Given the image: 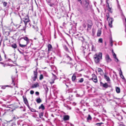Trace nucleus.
<instances>
[{
	"label": "nucleus",
	"mask_w": 126,
	"mask_h": 126,
	"mask_svg": "<svg viewBox=\"0 0 126 126\" xmlns=\"http://www.w3.org/2000/svg\"><path fill=\"white\" fill-rule=\"evenodd\" d=\"M14 25L16 26V27L17 28H19L20 27V26H21V25H19L18 24H14Z\"/></svg>",
	"instance_id": "nucleus-39"
},
{
	"label": "nucleus",
	"mask_w": 126,
	"mask_h": 126,
	"mask_svg": "<svg viewBox=\"0 0 126 126\" xmlns=\"http://www.w3.org/2000/svg\"><path fill=\"white\" fill-rule=\"evenodd\" d=\"M118 8L119 9V10H120V12L121 13L122 15H123V13L122 12V11L121 10V8H120V6L119 5H118Z\"/></svg>",
	"instance_id": "nucleus-27"
},
{
	"label": "nucleus",
	"mask_w": 126,
	"mask_h": 126,
	"mask_svg": "<svg viewBox=\"0 0 126 126\" xmlns=\"http://www.w3.org/2000/svg\"><path fill=\"white\" fill-rule=\"evenodd\" d=\"M0 63L1 64H2L3 65V66H5V65L4 63H2L0 62Z\"/></svg>",
	"instance_id": "nucleus-54"
},
{
	"label": "nucleus",
	"mask_w": 126,
	"mask_h": 126,
	"mask_svg": "<svg viewBox=\"0 0 126 126\" xmlns=\"http://www.w3.org/2000/svg\"><path fill=\"white\" fill-rule=\"evenodd\" d=\"M18 50L21 54H23L24 51V48H18Z\"/></svg>",
	"instance_id": "nucleus-10"
},
{
	"label": "nucleus",
	"mask_w": 126,
	"mask_h": 126,
	"mask_svg": "<svg viewBox=\"0 0 126 126\" xmlns=\"http://www.w3.org/2000/svg\"><path fill=\"white\" fill-rule=\"evenodd\" d=\"M12 81L13 82L14 80V78L13 77H12Z\"/></svg>",
	"instance_id": "nucleus-50"
},
{
	"label": "nucleus",
	"mask_w": 126,
	"mask_h": 126,
	"mask_svg": "<svg viewBox=\"0 0 126 126\" xmlns=\"http://www.w3.org/2000/svg\"><path fill=\"white\" fill-rule=\"evenodd\" d=\"M92 79L93 81L95 82H97V77L96 75L94 74H93L92 75Z\"/></svg>",
	"instance_id": "nucleus-6"
},
{
	"label": "nucleus",
	"mask_w": 126,
	"mask_h": 126,
	"mask_svg": "<svg viewBox=\"0 0 126 126\" xmlns=\"http://www.w3.org/2000/svg\"><path fill=\"white\" fill-rule=\"evenodd\" d=\"M67 48H66V49H65V50H67Z\"/></svg>",
	"instance_id": "nucleus-59"
},
{
	"label": "nucleus",
	"mask_w": 126,
	"mask_h": 126,
	"mask_svg": "<svg viewBox=\"0 0 126 126\" xmlns=\"http://www.w3.org/2000/svg\"><path fill=\"white\" fill-rule=\"evenodd\" d=\"M7 3L6 2H4L3 3V5L4 7H5L7 6Z\"/></svg>",
	"instance_id": "nucleus-31"
},
{
	"label": "nucleus",
	"mask_w": 126,
	"mask_h": 126,
	"mask_svg": "<svg viewBox=\"0 0 126 126\" xmlns=\"http://www.w3.org/2000/svg\"><path fill=\"white\" fill-rule=\"evenodd\" d=\"M110 46L111 47H112L113 46V41L112 37H110Z\"/></svg>",
	"instance_id": "nucleus-19"
},
{
	"label": "nucleus",
	"mask_w": 126,
	"mask_h": 126,
	"mask_svg": "<svg viewBox=\"0 0 126 126\" xmlns=\"http://www.w3.org/2000/svg\"><path fill=\"white\" fill-rule=\"evenodd\" d=\"M85 2H86L85 4V7H86V8H88V6L89 4L88 0H85Z\"/></svg>",
	"instance_id": "nucleus-18"
},
{
	"label": "nucleus",
	"mask_w": 126,
	"mask_h": 126,
	"mask_svg": "<svg viewBox=\"0 0 126 126\" xmlns=\"http://www.w3.org/2000/svg\"><path fill=\"white\" fill-rule=\"evenodd\" d=\"M105 59L106 62L108 63L110 62L111 61V59L110 57L108 54H107L105 56Z\"/></svg>",
	"instance_id": "nucleus-7"
},
{
	"label": "nucleus",
	"mask_w": 126,
	"mask_h": 126,
	"mask_svg": "<svg viewBox=\"0 0 126 126\" xmlns=\"http://www.w3.org/2000/svg\"><path fill=\"white\" fill-rule=\"evenodd\" d=\"M22 39H24V40L26 41V43L25 44H20L19 43V46L22 47H25L29 43L30 40L27 37H22Z\"/></svg>",
	"instance_id": "nucleus-4"
},
{
	"label": "nucleus",
	"mask_w": 126,
	"mask_h": 126,
	"mask_svg": "<svg viewBox=\"0 0 126 126\" xmlns=\"http://www.w3.org/2000/svg\"><path fill=\"white\" fill-rule=\"evenodd\" d=\"M66 85V86H67V85Z\"/></svg>",
	"instance_id": "nucleus-63"
},
{
	"label": "nucleus",
	"mask_w": 126,
	"mask_h": 126,
	"mask_svg": "<svg viewBox=\"0 0 126 126\" xmlns=\"http://www.w3.org/2000/svg\"><path fill=\"white\" fill-rule=\"evenodd\" d=\"M119 126H125L122 123H121L119 124Z\"/></svg>",
	"instance_id": "nucleus-47"
},
{
	"label": "nucleus",
	"mask_w": 126,
	"mask_h": 126,
	"mask_svg": "<svg viewBox=\"0 0 126 126\" xmlns=\"http://www.w3.org/2000/svg\"><path fill=\"white\" fill-rule=\"evenodd\" d=\"M23 98L24 103L26 105H27L28 104V102L27 100L26 97H25L24 96H23Z\"/></svg>",
	"instance_id": "nucleus-16"
},
{
	"label": "nucleus",
	"mask_w": 126,
	"mask_h": 126,
	"mask_svg": "<svg viewBox=\"0 0 126 126\" xmlns=\"http://www.w3.org/2000/svg\"><path fill=\"white\" fill-rule=\"evenodd\" d=\"M81 4H82V2L81 0H77Z\"/></svg>",
	"instance_id": "nucleus-49"
},
{
	"label": "nucleus",
	"mask_w": 126,
	"mask_h": 126,
	"mask_svg": "<svg viewBox=\"0 0 126 126\" xmlns=\"http://www.w3.org/2000/svg\"><path fill=\"white\" fill-rule=\"evenodd\" d=\"M104 78L107 81H109L110 80V79L108 76H107L105 74L104 75Z\"/></svg>",
	"instance_id": "nucleus-17"
},
{
	"label": "nucleus",
	"mask_w": 126,
	"mask_h": 126,
	"mask_svg": "<svg viewBox=\"0 0 126 126\" xmlns=\"http://www.w3.org/2000/svg\"><path fill=\"white\" fill-rule=\"evenodd\" d=\"M113 56L114 58L115 59V61L116 62H118L119 61V60L116 57V55L114 52H113Z\"/></svg>",
	"instance_id": "nucleus-15"
},
{
	"label": "nucleus",
	"mask_w": 126,
	"mask_h": 126,
	"mask_svg": "<svg viewBox=\"0 0 126 126\" xmlns=\"http://www.w3.org/2000/svg\"><path fill=\"white\" fill-rule=\"evenodd\" d=\"M48 47H52L51 45L50 44H49L48 45Z\"/></svg>",
	"instance_id": "nucleus-53"
},
{
	"label": "nucleus",
	"mask_w": 126,
	"mask_h": 126,
	"mask_svg": "<svg viewBox=\"0 0 126 126\" xmlns=\"http://www.w3.org/2000/svg\"><path fill=\"white\" fill-rule=\"evenodd\" d=\"M69 119V116L68 115H65L63 116V119L64 121L68 120Z\"/></svg>",
	"instance_id": "nucleus-11"
},
{
	"label": "nucleus",
	"mask_w": 126,
	"mask_h": 126,
	"mask_svg": "<svg viewBox=\"0 0 126 126\" xmlns=\"http://www.w3.org/2000/svg\"><path fill=\"white\" fill-rule=\"evenodd\" d=\"M119 73H120V75L121 76V78H122V77H123V78H124V77L122 75V72L121 70H120V72Z\"/></svg>",
	"instance_id": "nucleus-38"
},
{
	"label": "nucleus",
	"mask_w": 126,
	"mask_h": 126,
	"mask_svg": "<svg viewBox=\"0 0 126 126\" xmlns=\"http://www.w3.org/2000/svg\"><path fill=\"white\" fill-rule=\"evenodd\" d=\"M97 70L100 75H103V72L102 70L100 68H98Z\"/></svg>",
	"instance_id": "nucleus-14"
},
{
	"label": "nucleus",
	"mask_w": 126,
	"mask_h": 126,
	"mask_svg": "<svg viewBox=\"0 0 126 126\" xmlns=\"http://www.w3.org/2000/svg\"><path fill=\"white\" fill-rule=\"evenodd\" d=\"M48 4L50 7H54L57 3L56 0H46Z\"/></svg>",
	"instance_id": "nucleus-3"
},
{
	"label": "nucleus",
	"mask_w": 126,
	"mask_h": 126,
	"mask_svg": "<svg viewBox=\"0 0 126 126\" xmlns=\"http://www.w3.org/2000/svg\"><path fill=\"white\" fill-rule=\"evenodd\" d=\"M101 1H102V0H101Z\"/></svg>",
	"instance_id": "nucleus-64"
},
{
	"label": "nucleus",
	"mask_w": 126,
	"mask_h": 126,
	"mask_svg": "<svg viewBox=\"0 0 126 126\" xmlns=\"http://www.w3.org/2000/svg\"><path fill=\"white\" fill-rule=\"evenodd\" d=\"M45 90L46 91V93H47L48 91V88L47 87H46V88L45 89Z\"/></svg>",
	"instance_id": "nucleus-46"
},
{
	"label": "nucleus",
	"mask_w": 126,
	"mask_h": 126,
	"mask_svg": "<svg viewBox=\"0 0 126 126\" xmlns=\"http://www.w3.org/2000/svg\"><path fill=\"white\" fill-rule=\"evenodd\" d=\"M76 76L75 75V73L74 74L72 77V80L73 81H75L76 79Z\"/></svg>",
	"instance_id": "nucleus-21"
},
{
	"label": "nucleus",
	"mask_w": 126,
	"mask_h": 126,
	"mask_svg": "<svg viewBox=\"0 0 126 126\" xmlns=\"http://www.w3.org/2000/svg\"><path fill=\"white\" fill-rule=\"evenodd\" d=\"M122 78L123 79L124 78H123V77H122Z\"/></svg>",
	"instance_id": "nucleus-60"
},
{
	"label": "nucleus",
	"mask_w": 126,
	"mask_h": 126,
	"mask_svg": "<svg viewBox=\"0 0 126 126\" xmlns=\"http://www.w3.org/2000/svg\"><path fill=\"white\" fill-rule=\"evenodd\" d=\"M77 10L80 12H81V10L80 8H77Z\"/></svg>",
	"instance_id": "nucleus-48"
},
{
	"label": "nucleus",
	"mask_w": 126,
	"mask_h": 126,
	"mask_svg": "<svg viewBox=\"0 0 126 126\" xmlns=\"http://www.w3.org/2000/svg\"><path fill=\"white\" fill-rule=\"evenodd\" d=\"M30 110L33 112H36L37 111L35 109L33 108H31Z\"/></svg>",
	"instance_id": "nucleus-30"
},
{
	"label": "nucleus",
	"mask_w": 126,
	"mask_h": 126,
	"mask_svg": "<svg viewBox=\"0 0 126 126\" xmlns=\"http://www.w3.org/2000/svg\"><path fill=\"white\" fill-rule=\"evenodd\" d=\"M113 21V19L112 18H110L109 19V25L110 27V28L112 27V24Z\"/></svg>",
	"instance_id": "nucleus-9"
},
{
	"label": "nucleus",
	"mask_w": 126,
	"mask_h": 126,
	"mask_svg": "<svg viewBox=\"0 0 126 126\" xmlns=\"http://www.w3.org/2000/svg\"><path fill=\"white\" fill-rule=\"evenodd\" d=\"M91 28V26L89 25H88V26L87 30H90Z\"/></svg>",
	"instance_id": "nucleus-35"
},
{
	"label": "nucleus",
	"mask_w": 126,
	"mask_h": 126,
	"mask_svg": "<svg viewBox=\"0 0 126 126\" xmlns=\"http://www.w3.org/2000/svg\"><path fill=\"white\" fill-rule=\"evenodd\" d=\"M27 106L28 107V108H29V110H30L32 108H31L30 106H29V105L28 104L27 105Z\"/></svg>",
	"instance_id": "nucleus-52"
},
{
	"label": "nucleus",
	"mask_w": 126,
	"mask_h": 126,
	"mask_svg": "<svg viewBox=\"0 0 126 126\" xmlns=\"http://www.w3.org/2000/svg\"><path fill=\"white\" fill-rule=\"evenodd\" d=\"M30 93L31 94H34V92L33 90H31V91L30 92Z\"/></svg>",
	"instance_id": "nucleus-44"
},
{
	"label": "nucleus",
	"mask_w": 126,
	"mask_h": 126,
	"mask_svg": "<svg viewBox=\"0 0 126 126\" xmlns=\"http://www.w3.org/2000/svg\"><path fill=\"white\" fill-rule=\"evenodd\" d=\"M44 74L46 76V77L48 76V75H47V73L46 72H45V71L44 72Z\"/></svg>",
	"instance_id": "nucleus-42"
},
{
	"label": "nucleus",
	"mask_w": 126,
	"mask_h": 126,
	"mask_svg": "<svg viewBox=\"0 0 126 126\" xmlns=\"http://www.w3.org/2000/svg\"><path fill=\"white\" fill-rule=\"evenodd\" d=\"M51 48L49 47L48 48V51H49L50 49Z\"/></svg>",
	"instance_id": "nucleus-56"
},
{
	"label": "nucleus",
	"mask_w": 126,
	"mask_h": 126,
	"mask_svg": "<svg viewBox=\"0 0 126 126\" xmlns=\"http://www.w3.org/2000/svg\"><path fill=\"white\" fill-rule=\"evenodd\" d=\"M82 47H84V46H83Z\"/></svg>",
	"instance_id": "nucleus-62"
},
{
	"label": "nucleus",
	"mask_w": 126,
	"mask_h": 126,
	"mask_svg": "<svg viewBox=\"0 0 126 126\" xmlns=\"http://www.w3.org/2000/svg\"><path fill=\"white\" fill-rule=\"evenodd\" d=\"M91 48V50H92V51H95V48Z\"/></svg>",
	"instance_id": "nucleus-45"
},
{
	"label": "nucleus",
	"mask_w": 126,
	"mask_h": 126,
	"mask_svg": "<svg viewBox=\"0 0 126 126\" xmlns=\"http://www.w3.org/2000/svg\"><path fill=\"white\" fill-rule=\"evenodd\" d=\"M107 17V19H108L109 17V15L108 13L106 15Z\"/></svg>",
	"instance_id": "nucleus-41"
},
{
	"label": "nucleus",
	"mask_w": 126,
	"mask_h": 126,
	"mask_svg": "<svg viewBox=\"0 0 126 126\" xmlns=\"http://www.w3.org/2000/svg\"><path fill=\"white\" fill-rule=\"evenodd\" d=\"M99 41L101 43H102V39L101 38H100L99 39Z\"/></svg>",
	"instance_id": "nucleus-43"
},
{
	"label": "nucleus",
	"mask_w": 126,
	"mask_h": 126,
	"mask_svg": "<svg viewBox=\"0 0 126 126\" xmlns=\"http://www.w3.org/2000/svg\"><path fill=\"white\" fill-rule=\"evenodd\" d=\"M94 60L96 63H99L100 60L102 58V53L101 52L97 53L94 55Z\"/></svg>",
	"instance_id": "nucleus-1"
},
{
	"label": "nucleus",
	"mask_w": 126,
	"mask_h": 126,
	"mask_svg": "<svg viewBox=\"0 0 126 126\" xmlns=\"http://www.w3.org/2000/svg\"><path fill=\"white\" fill-rule=\"evenodd\" d=\"M43 114L44 113L42 112L40 113L39 114V117L41 118H42Z\"/></svg>",
	"instance_id": "nucleus-26"
},
{
	"label": "nucleus",
	"mask_w": 126,
	"mask_h": 126,
	"mask_svg": "<svg viewBox=\"0 0 126 126\" xmlns=\"http://www.w3.org/2000/svg\"><path fill=\"white\" fill-rule=\"evenodd\" d=\"M78 39L79 40L81 41L82 42H83L84 40V39L82 36L79 37V38Z\"/></svg>",
	"instance_id": "nucleus-23"
},
{
	"label": "nucleus",
	"mask_w": 126,
	"mask_h": 126,
	"mask_svg": "<svg viewBox=\"0 0 126 126\" xmlns=\"http://www.w3.org/2000/svg\"><path fill=\"white\" fill-rule=\"evenodd\" d=\"M37 69H36L35 71H33V75L32 76V78L34 81H35L37 78V75L38 72H37Z\"/></svg>",
	"instance_id": "nucleus-5"
},
{
	"label": "nucleus",
	"mask_w": 126,
	"mask_h": 126,
	"mask_svg": "<svg viewBox=\"0 0 126 126\" xmlns=\"http://www.w3.org/2000/svg\"><path fill=\"white\" fill-rule=\"evenodd\" d=\"M21 17H21V19L22 18L23 21L24 22L25 26L27 27L31 26L29 22V19L28 16H26L25 17H24L22 14Z\"/></svg>",
	"instance_id": "nucleus-2"
},
{
	"label": "nucleus",
	"mask_w": 126,
	"mask_h": 126,
	"mask_svg": "<svg viewBox=\"0 0 126 126\" xmlns=\"http://www.w3.org/2000/svg\"><path fill=\"white\" fill-rule=\"evenodd\" d=\"M43 78V75L41 74L40 75V77H39V79L40 80H41Z\"/></svg>",
	"instance_id": "nucleus-32"
},
{
	"label": "nucleus",
	"mask_w": 126,
	"mask_h": 126,
	"mask_svg": "<svg viewBox=\"0 0 126 126\" xmlns=\"http://www.w3.org/2000/svg\"><path fill=\"white\" fill-rule=\"evenodd\" d=\"M39 109H41L42 110H44L45 109V108L43 105V104H42L39 107Z\"/></svg>",
	"instance_id": "nucleus-22"
},
{
	"label": "nucleus",
	"mask_w": 126,
	"mask_h": 126,
	"mask_svg": "<svg viewBox=\"0 0 126 126\" xmlns=\"http://www.w3.org/2000/svg\"><path fill=\"white\" fill-rule=\"evenodd\" d=\"M101 31L99 30L97 33V36H99L101 35Z\"/></svg>",
	"instance_id": "nucleus-24"
},
{
	"label": "nucleus",
	"mask_w": 126,
	"mask_h": 126,
	"mask_svg": "<svg viewBox=\"0 0 126 126\" xmlns=\"http://www.w3.org/2000/svg\"><path fill=\"white\" fill-rule=\"evenodd\" d=\"M52 74L53 76V79L51 80H50L49 81V82L51 84H52L54 83V80L55 79L56 77V76L55 75L53 74Z\"/></svg>",
	"instance_id": "nucleus-8"
},
{
	"label": "nucleus",
	"mask_w": 126,
	"mask_h": 126,
	"mask_svg": "<svg viewBox=\"0 0 126 126\" xmlns=\"http://www.w3.org/2000/svg\"><path fill=\"white\" fill-rule=\"evenodd\" d=\"M95 31L94 29H92V33L93 34V36H94V35L95 33Z\"/></svg>",
	"instance_id": "nucleus-33"
},
{
	"label": "nucleus",
	"mask_w": 126,
	"mask_h": 126,
	"mask_svg": "<svg viewBox=\"0 0 126 126\" xmlns=\"http://www.w3.org/2000/svg\"><path fill=\"white\" fill-rule=\"evenodd\" d=\"M1 88L2 89H5V86H2L1 87Z\"/></svg>",
	"instance_id": "nucleus-55"
},
{
	"label": "nucleus",
	"mask_w": 126,
	"mask_h": 126,
	"mask_svg": "<svg viewBox=\"0 0 126 126\" xmlns=\"http://www.w3.org/2000/svg\"><path fill=\"white\" fill-rule=\"evenodd\" d=\"M39 86V85L38 82H36L34 84H33L31 86V88H36Z\"/></svg>",
	"instance_id": "nucleus-12"
},
{
	"label": "nucleus",
	"mask_w": 126,
	"mask_h": 126,
	"mask_svg": "<svg viewBox=\"0 0 126 126\" xmlns=\"http://www.w3.org/2000/svg\"><path fill=\"white\" fill-rule=\"evenodd\" d=\"M32 27L33 28H34L36 30V31H37L38 30L37 27L36 26H33Z\"/></svg>",
	"instance_id": "nucleus-36"
},
{
	"label": "nucleus",
	"mask_w": 126,
	"mask_h": 126,
	"mask_svg": "<svg viewBox=\"0 0 126 126\" xmlns=\"http://www.w3.org/2000/svg\"><path fill=\"white\" fill-rule=\"evenodd\" d=\"M31 45H32V43H31Z\"/></svg>",
	"instance_id": "nucleus-61"
},
{
	"label": "nucleus",
	"mask_w": 126,
	"mask_h": 126,
	"mask_svg": "<svg viewBox=\"0 0 126 126\" xmlns=\"http://www.w3.org/2000/svg\"><path fill=\"white\" fill-rule=\"evenodd\" d=\"M103 87L105 88H107L108 87V85L106 83H105V84H103Z\"/></svg>",
	"instance_id": "nucleus-25"
},
{
	"label": "nucleus",
	"mask_w": 126,
	"mask_h": 126,
	"mask_svg": "<svg viewBox=\"0 0 126 126\" xmlns=\"http://www.w3.org/2000/svg\"><path fill=\"white\" fill-rule=\"evenodd\" d=\"M83 81V78L80 79L79 80V82L80 83L82 82Z\"/></svg>",
	"instance_id": "nucleus-34"
},
{
	"label": "nucleus",
	"mask_w": 126,
	"mask_h": 126,
	"mask_svg": "<svg viewBox=\"0 0 126 126\" xmlns=\"http://www.w3.org/2000/svg\"><path fill=\"white\" fill-rule=\"evenodd\" d=\"M106 2L108 8V11L112 13V7H110V6L109 5V4L107 0L106 1Z\"/></svg>",
	"instance_id": "nucleus-13"
},
{
	"label": "nucleus",
	"mask_w": 126,
	"mask_h": 126,
	"mask_svg": "<svg viewBox=\"0 0 126 126\" xmlns=\"http://www.w3.org/2000/svg\"><path fill=\"white\" fill-rule=\"evenodd\" d=\"M116 92L118 93H119L120 92V88L118 87H116Z\"/></svg>",
	"instance_id": "nucleus-20"
},
{
	"label": "nucleus",
	"mask_w": 126,
	"mask_h": 126,
	"mask_svg": "<svg viewBox=\"0 0 126 126\" xmlns=\"http://www.w3.org/2000/svg\"><path fill=\"white\" fill-rule=\"evenodd\" d=\"M102 123H97L95 124L96 125H98V126H99L101 125L102 124Z\"/></svg>",
	"instance_id": "nucleus-40"
},
{
	"label": "nucleus",
	"mask_w": 126,
	"mask_h": 126,
	"mask_svg": "<svg viewBox=\"0 0 126 126\" xmlns=\"http://www.w3.org/2000/svg\"><path fill=\"white\" fill-rule=\"evenodd\" d=\"M5 86V87H8L9 86V85H5V86Z\"/></svg>",
	"instance_id": "nucleus-57"
},
{
	"label": "nucleus",
	"mask_w": 126,
	"mask_h": 126,
	"mask_svg": "<svg viewBox=\"0 0 126 126\" xmlns=\"http://www.w3.org/2000/svg\"><path fill=\"white\" fill-rule=\"evenodd\" d=\"M92 119V117L90 115H88V117L87 118V120L88 121L89 120H91Z\"/></svg>",
	"instance_id": "nucleus-29"
},
{
	"label": "nucleus",
	"mask_w": 126,
	"mask_h": 126,
	"mask_svg": "<svg viewBox=\"0 0 126 126\" xmlns=\"http://www.w3.org/2000/svg\"><path fill=\"white\" fill-rule=\"evenodd\" d=\"M37 102L38 103H40L41 102V100L40 98H38L36 99V100Z\"/></svg>",
	"instance_id": "nucleus-28"
},
{
	"label": "nucleus",
	"mask_w": 126,
	"mask_h": 126,
	"mask_svg": "<svg viewBox=\"0 0 126 126\" xmlns=\"http://www.w3.org/2000/svg\"><path fill=\"white\" fill-rule=\"evenodd\" d=\"M35 94H36L37 95H38L39 94V93L38 92H35Z\"/></svg>",
	"instance_id": "nucleus-51"
},
{
	"label": "nucleus",
	"mask_w": 126,
	"mask_h": 126,
	"mask_svg": "<svg viewBox=\"0 0 126 126\" xmlns=\"http://www.w3.org/2000/svg\"><path fill=\"white\" fill-rule=\"evenodd\" d=\"M12 47H16L17 46L16 44L14 43L12 45Z\"/></svg>",
	"instance_id": "nucleus-37"
},
{
	"label": "nucleus",
	"mask_w": 126,
	"mask_h": 126,
	"mask_svg": "<svg viewBox=\"0 0 126 126\" xmlns=\"http://www.w3.org/2000/svg\"><path fill=\"white\" fill-rule=\"evenodd\" d=\"M4 57H5V58H6V55H4Z\"/></svg>",
	"instance_id": "nucleus-58"
}]
</instances>
